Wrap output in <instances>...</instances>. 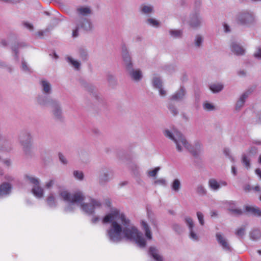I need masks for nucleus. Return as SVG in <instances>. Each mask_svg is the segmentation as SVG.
I'll return each mask as SVG.
<instances>
[{"label": "nucleus", "mask_w": 261, "mask_h": 261, "mask_svg": "<svg viewBox=\"0 0 261 261\" xmlns=\"http://www.w3.org/2000/svg\"><path fill=\"white\" fill-rule=\"evenodd\" d=\"M103 224L111 223L107 230V235L109 241L118 243L123 239L135 241L140 248L146 246V241L141 232L134 226L130 224V221L123 213L117 208H113L102 219Z\"/></svg>", "instance_id": "1"}, {"label": "nucleus", "mask_w": 261, "mask_h": 261, "mask_svg": "<svg viewBox=\"0 0 261 261\" xmlns=\"http://www.w3.org/2000/svg\"><path fill=\"white\" fill-rule=\"evenodd\" d=\"M163 134L167 138L174 143L177 152H182L186 149L195 157H197L199 155L201 149V144L197 143L194 148L182 133L177 129L173 128L172 130L166 129L163 131Z\"/></svg>", "instance_id": "2"}, {"label": "nucleus", "mask_w": 261, "mask_h": 261, "mask_svg": "<svg viewBox=\"0 0 261 261\" xmlns=\"http://www.w3.org/2000/svg\"><path fill=\"white\" fill-rule=\"evenodd\" d=\"M59 196L67 203L64 208V211L67 213L73 212L76 205L81 203L85 199V196L82 192L71 194L67 191H63L60 192Z\"/></svg>", "instance_id": "3"}, {"label": "nucleus", "mask_w": 261, "mask_h": 261, "mask_svg": "<svg viewBox=\"0 0 261 261\" xmlns=\"http://www.w3.org/2000/svg\"><path fill=\"white\" fill-rule=\"evenodd\" d=\"M18 141L24 154L31 156L32 154V136L28 130L22 131L18 136Z\"/></svg>", "instance_id": "4"}, {"label": "nucleus", "mask_w": 261, "mask_h": 261, "mask_svg": "<svg viewBox=\"0 0 261 261\" xmlns=\"http://www.w3.org/2000/svg\"><path fill=\"white\" fill-rule=\"evenodd\" d=\"M101 202L97 199L91 198L89 202H83L81 204L82 211L87 215H93L95 210L101 207Z\"/></svg>", "instance_id": "5"}, {"label": "nucleus", "mask_w": 261, "mask_h": 261, "mask_svg": "<svg viewBox=\"0 0 261 261\" xmlns=\"http://www.w3.org/2000/svg\"><path fill=\"white\" fill-rule=\"evenodd\" d=\"M112 170L106 166H102L99 170V183L101 185H104L113 178Z\"/></svg>", "instance_id": "6"}, {"label": "nucleus", "mask_w": 261, "mask_h": 261, "mask_svg": "<svg viewBox=\"0 0 261 261\" xmlns=\"http://www.w3.org/2000/svg\"><path fill=\"white\" fill-rule=\"evenodd\" d=\"M184 222L186 223L189 232V238L194 241H198L199 235L197 232V229L195 227L193 219L190 217H185Z\"/></svg>", "instance_id": "7"}, {"label": "nucleus", "mask_w": 261, "mask_h": 261, "mask_svg": "<svg viewBox=\"0 0 261 261\" xmlns=\"http://www.w3.org/2000/svg\"><path fill=\"white\" fill-rule=\"evenodd\" d=\"M255 88V87H250L240 95L235 104L236 111H240L243 108L247 99L253 92Z\"/></svg>", "instance_id": "8"}, {"label": "nucleus", "mask_w": 261, "mask_h": 261, "mask_svg": "<svg viewBox=\"0 0 261 261\" xmlns=\"http://www.w3.org/2000/svg\"><path fill=\"white\" fill-rule=\"evenodd\" d=\"M50 108L54 119L57 121H62L64 116L61 102L56 99L51 105Z\"/></svg>", "instance_id": "9"}, {"label": "nucleus", "mask_w": 261, "mask_h": 261, "mask_svg": "<svg viewBox=\"0 0 261 261\" xmlns=\"http://www.w3.org/2000/svg\"><path fill=\"white\" fill-rule=\"evenodd\" d=\"M237 20L241 24H250L254 21V15L253 13L250 11H243L238 14Z\"/></svg>", "instance_id": "10"}, {"label": "nucleus", "mask_w": 261, "mask_h": 261, "mask_svg": "<svg viewBox=\"0 0 261 261\" xmlns=\"http://www.w3.org/2000/svg\"><path fill=\"white\" fill-rule=\"evenodd\" d=\"M187 94L186 88L184 86H180L179 89L169 97V99L171 101L181 102L186 98Z\"/></svg>", "instance_id": "11"}, {"label": "nucleus", "mask_w": 261, "mask_h": 261, "mask_svg": "<svg viewBox=\"0 0 261 261\" xmlns=\"http://www.w3.org/2000/svg\"><path fill=\"white\" fill-rule=\"evenodd\" d=\"M216 238L218 243L224 251L227 253H230L232 251L233 248L231 246L229 241L222 233H216Z\"/></svg>", "instance_id": "12"}, {"label": "nucleus", "mask_w": 261, "mask_h": 261, "mask_svg": "<svg viewBox=\"0 0 261 261\" xmlns=\"http://www.w3.org/2000/svg\"><path fill=\"white\" fill-rule=\"evenodd\" d=\"M202 22V18L198 11L192 12L190 15L188 23L191 27L194 29L198 28L200 27Z\"/></svg>", "instance_id": "13"}, {"label": "nucleus", "mask_w": 261, "mask_h": 261, "mask_svg": "<svg viewBox=\"0 0 261 261\" xmlns=\"http://www.w3.org/2000/svg\"><path fill=\"white\" fill-rule=\"evenodd\" d=\"M126 70L130 78L133 81L138 82L142 80L143 77L142 71L140 69H134L133 64L128 65L126 67Z\"/></svg>", "instance_id": "14"}, {"label": "nucleus", "mask_w": 261, "mask_h": 261, "mask_svg": "<svg viewBox=\"0 0 261 261\" xmlns=\"http://www.w3.org/2000/svg\"><path fill=\"white\" fill-rule=\"evenodd\" d=\"M12 149V141L0 133V150L10 151Z\"/></svg>", "instance_id": "15"}, {"label": "nucleus", "mask_w": 261, "mask_h": 261, "mask_svg": "<svg viewBox=\"0 0 261 261\" xmlns=\"http://www.w3.org/2000/svg\"><path fill=\"white\" fill-rule=\"evenodd\" d=\"M148 255L155 261H164V257L160 250L155 246H150L147 252Z\"/></svg>", "instance_id": "16"}, {"label": "nucleus", "mask_w": 261, "mask_h": 261, "mask_svg": "<svg viewBox=\"0 0 261 261\" xmlns=\"http://www.w3.org/2000/svg\"><path fill=\"white\" fill-rule=\"evenodd\" d=\"M49 95H39L36 98L38 105L43 107L51 106L54 102L56 100L52 98Z\"/></svg>", "instance_id": "17"}, {"label": "nucleus", "mask_w": 261, "mask_h": 261, "mask_svg": "<svg viewBox=\"0 0 261 261\" xmlns=\"http://www.w3.org/2000/svg\"><path fill=\"white\" fill-rule=\"evenodd\" d=\"M12 185L9 182H4L0 184V198H6L12 193Z\"/></svg>", "instance_id": "18"}, {"label": "nucleus", "mask_w": 261, "mask_h": 261, "mask_svg": "<svg viewBox=\"0 0 261 261\" xmlns=\"http://www.w3.org/2000/svg\"><path fill=\"white\" fill-rule=\"evenodd\" d=\"M75 25L86 31H90L92 29V25L89 19L85 18H80L75 21Z\"/></svg>", "instance_id": "19"}, {"label": "nucleus", "mask_w": 261, "mask_h": 261, "mask_svg": "<svg viewBox=\"0 0 261 261\" xmlns=\"http://www.w3.org/2000/svg\"><path fill=\"white\" fill-rule=\"evenodd\" d=\"M42 92L45 95H50L52 93V86L51 84L45 79H42L39 82Z\"/></svg>", "instance_id": "20"}, {"label": "nucleus", "mask_w": 261, "mask_h": 261, "mask_svg": "<svg viewBox=\"0 0 261 261\" xmlns=\"http://www.w3.org/2000/svg\"><path fill=\"white\" fill-rule=\"evenodd\" d=\"M122 57L125 68L128 67V65H133L131 57L125 46H123L122 48Z\"/></svg>", "instance_id": "21"}, {"label": "nucleus", "mask_w": 261, "mask_h": 261, "mask_svg": "<svg viewBox=\"0 0 261 261\" xmlns=\"http://www.w3.org/2000/svg\"><path fill=\"white\" fill-rule=\"evenodd\" d=\"M231 51L237 56L243 55L245 50L236 42H232L230 44Z\"/></svg>", "instance_id": "22"}, {"label": "nucleus", "mask_w": 261, "mask_h": 261, "mask_svg": "<svg viewBox=\"0 0 261 261\" xmlns=\"http://www.w3.org/2000/svg\"><path fill=\"white\" fill-rule=\"evenodd\" d=\"M32 194L38 199H42L44 197V189L40 186V184L32 187Z\"/></svg>", "instance_id": "23"}, {"label": "nucleus", "mask_w": 261, "mask_h": 261, "mask_svg": "<svg viewBox=\"0 0 261 261\" xmlns=\"http://www.w3.org/2000/svg\"><path fill=\"white\" fill-rule=\"evenodd\" d=\"M45 201L47 205L51 208H56L58 205V201L53 193H50L46 197Z\"/></svg>", "instance_id": "24"}, {"label": "nucleus", "mask_w": 261, "mask_h": 261, "mask_svg": "<svg viewBox=\"0 0 261 261\" xmlns=\"http://www.w3.org/2000/svg\"><path fill=\"white\" fill-rule=\"evenodd\" d=\"M27 45L23 42H19L15 43L11 46V49L14 53V57L17 61L19 60V48L26 46Z\"/></svg>", "instance_id": "25"}, {"label": "nucleus", "mask_w": 261, "mask_h": 261, "mask_svg": "<svg viewBox=\"0 0 261 261\" xmlns=\"http://www.w3.org/2000/svg\"><path fill=\"white\" fill-rule=\"evenodd\" d=\"M244 208L246 212L255 216L261 217V210L258 207L246 205Z\"/></svg>", "instance_id": "26"}, {"label": "nucleus", "mask_w": 261, "mask_h": 261, "mask_svg": "<svg viewBox=\"0 0 261 261\" xmlns=\"http://www.w3.org/2000/svg\"><path fill=\"white\" fill-rule=\"evenodd\" d=\"M77 13L79 16H88L90 15L92 11L91 9L87 7H81L76 9Z\"/></svg>", "instance_id": "27"}, {"label": "nucleus", "mask_w": 261, "mask_h": 261, "mask_svg": "<svg viewBox=\"0 0 261 261\" xmlns=\"http://www.w3.org/2000/svg\"><path fill=\"white\" fill-rule=\"evenodd\" d=\"M141 224L142 229L145 231V236L149 240L152 239V234L150 230V227L146 222L145 221H142Z\"/></svg>", "instance_id": "28"}, {"label": "nucleus", "mask_w": 261, "mask_h": 261, "mask_svg": "<svg viewBox=\"0 0 261 261\" xmlns=\"http://www.w3.org/2000/svg\"><path fill=\"white\" fill-rule=\"evenodd\" d=\"M25 179L30 184L32 185V187L40 184V180L38 178L28 174L24 176Z\"/></svg>", "instance_id": "29"}, {"label": "nucleus", "mask_w": 261, "mask_h": 261, "mask_svg": "<svg viewBox=\"0 0 261 261\" xmlns=\"http://www.w3.org/2000/svg\"><path fill=\"white\" fill-rule=\"evenodd\" d=\"M152 86L156 89L162 88L163 83L161 77L157 75H154L152 80Z\"/></svg>", "instance_id": "30"}, {"label": "nucleus", "mask_w": 261, "mask_h": 261, "mask_svg": "<svg viewBox=\"0 0 261 261\" xmlns=\"http://www.w3.org/2000/svg\"><path fill=\"white\" fill-rule=\"evenodd\" d=\"M224 88V85L221 83H214L210 86V89L213 93H219Z\"/></svg>", "instance_id": "31"}, {"label": "nucleus", "mask_w": 261, "mask_h": 261, "mask_svg": "<svg viewBox=\"0 0 261 261\" xmlns=\"http://www.w3.org/2000/svg\"><path fill=\"white\" fill-rule=\"evenodd\" d=\"M181 187V184L179 179H174L171 185V188L173 191L175 192H178Z\"/></svg>", "instance_id": "32"}, {"label": "nucleus", "mask_w": 261, "mask_h": 261, "mask_svg": "<svg viewBox=\"0 0 261 261\" xmlns=\"http://www.w3.org/2000/svg\"><path fill=\"white\" fill-rule=\"evenodd\" d=\"M210 188L214 191H218L220 188V184L214 178H211L208 180Z\"/></svg>", "instance_id": "33"}, {"label": "nucleus", "mask_w": 261, "mask_h": 261, "mask_svg": "<svg viewBox=\"0 0 261 261\" xmlns=\"http://www.w3.org/2000/svg\"><path fill=\"white\" fill-rule=\"evenodd\" d=\"M203 42V37L199 34L196 35L194 40V45L197 48H200L202 46Z\"/></svg>", "instance_id": "34"}, {"label": "nucleus", "mask_w": 261, "mask_h": 261, "mask_svg": "<svg viewBox=\"0 0 261 261\" xmlns=\"http://www.w3.org/2000/svg\"><path fill=\"white\" fill-rule=\"evenodd\" d=\"M169 33L174 39H179L182 36V31L180 30L171 29L169 31Z\"/></svg>", "instance_id": "35"}, {"label": "nucleus", "mask_w": 261, "mask_h": 261, "mask_svg": "<svg viewBox=\"0 0 261 261\" xmlns=\"http://www.w3.org/2000/svg\"><path fill=\"white\" fill-rule=\"evenodd\" d=\"M153 11V7L151 5H142L141 7V12L144 14H150Z\"/></svg>", "instance_id": "36"}, {"label": "nucleus", "mask_w": 261, "mask_h": 261, "mask_svg": "<svg viewBox=\"0 0 261 261\" xmlns=\"http://www.w3.org/2000/svg\"><path fill=\"white\" fill-rule=\"evenodd\" d=\"M67 61L76 70H79L81 66L80 63L77 60H74L71 57H67Z\"/></svg>", "instance_id": "37"}, {"label": "nucleus", "mask_w": 261, "mask_h": 261, "mask_svg": "<svg viewBox=\"0 0 261 261\" xmlns=\"http://www.w3.org/2000/svg\"><path fill=\"white\" fill-rule=\"evenodd\" d=\"M261 237V232L260 230L255 229L252 230L250 232V237L253 240H257Z\"/></svg>", "instance_id": "38"}, {"label": "nucleus", "mask_w": 261, "mask_h": 261, "mask_svg": "<svg viewBox=\"0 0 261 261\" xmlns=\"http://www.w3.org/2000/svg\"><path fill=\"white\" fill-rule=\"evenodd\" d=\"M79 57L83 61H86L88 59V51L84 48H80L79 50Z\"/></svg>", "instance_id": "39"}, {"label": "nucleus", "mask_w": 261, "mask_h": 261, "mask_svg": "<svg viewBox=\"0 0 261 261\" xmlns=\"http://www.w3.org/2000/svg\"><path fill=\"white\" fill-rule=\"evenodd\" d=\"M167 107L173 116H176L178 114L177 109L176 106L172 103V101H170L169 102Z\"/></svg>", "instance_id": "40"}, {"label": "nucleus", "mask_w": 261, "mask_h": 261, "mask_svg": "<svg viewBox=\"0 0 261 261\" xmlns=\"http://www.w3.org/2000/svg\"><path fill=\"white\" fill-rule=\"evenodd\" d=\"M21 69L23 72L25 73H30L32 72V71L30 67L29 66L27 62L23 59H22L21 60Z\"/></svg>", "instance_id": "41"}, {"label": "nucleus", "mask_w": 261, "mask_h": 261, "mask_svg": "<svg viewBox=\"0 0 261 261\" xmlns=\"http://www.w3.org/2000/svg\"><path fill=\"white\" fill-rule=\"evenodd\" d=\"M172 229L177 234H180L184 231V227L178 223H173L172 225Z\"/></svg>", "instance_id": "42"}, {"label": "nucleus", "mask_w": 261, "mask_h": 261, "mask_svg": "<svg viewBox=\"0 0 261 261\" xmlns=\"http://www.w3.org/2000/svg\"><path fill=\"white\" fill-rule=\"evenodd\" d=\"M196 193L200 196H204L206 194L207 191L202 185H198L196 188Z\"/></svg>", "instance_id": "43"}, {"label": "nucleus", "mask_w": 261, "mask_h": 261, "mask_svg": "<svg viewBox=\"0 0 261 261\" xmlns=\"http://www.w3.org/2000/svg\"><path fill=\"white\" fill-rule=\"evenodd\" d=\"M203 108L206 111H213L216 110L215 106L208 101H205L203 103Z\"/></svg>", "instance_id": "44"}, {"label": "nucleus", "mask_w": 261, "mask_h": 261, "mask_svg": "<svg viewBox=\"0 0 261 261\" xmlns=\"http://www.w3.org/2000/svg\"><path fill=\"white\" fill-rule=\"evenodd\" d=\"M74 177L79 180L82 181L84 179V175L82 171L79 170H74L73 172Z\"/></svg>", "instance_id": "45"}, {"label": "nucleus", "mask_w": 261, "mask_h": 261, "mask_svg": "<svg viewBox=\"0 0 261 261\" xmlns=\"http://www.w3.org/2000/svg\"><path fill=\"white\" fill-rule=\"evenodd\" d=\"M146 22L147 24L154 27H159L160 26V22L157 20L152 18L147 19Z\"/></svg>", "instance_id": "46"}, {"label": "nucleus", "mask_w": 261, "mask_h": 261, "mask_svg": "<svg viewBox=\"0 0 261 261\" xmlns=\"http://www.w3.org/2000/svg\"><path fill=\"white\" fill-rule=\"evenodd\" d=\"M160 170V167H155L154 169L152 170H149L147 172V175L149 177H152L153 178H156L157 173Z\"/></svg>", "instance_id": "47"}, {"label": "nucleus", "mask_w": 261, "mask_h": 261, "mask_svg": "<svg viewBox=\"0 0 261 261\" xmlns=\"http://www.w3.org/2000/svg\"><path fill=\"white\" fill-rule=\"evenodd\" d=\"M242 161L243 165L247 169L250 168V160L246 155L244 154L243 155Z\"/></svg>", "instance_id": "48"}, {"label": "nucleus", "mask_w": 261, "mask_h": 261, "mask_svg": "<svg viewBox=\"0 0 261 261\" xmlns=\"http://www.w3.org/2000/svg\"><path fill=\"white\" fill-rule=\"evenodd\" d=\"M226 203L229 212L236 207L237 202L235 201H229Z\"/></svg>", "instance_id": "49"}, {"label": "nucleus", "mask_w": 261, "mask_h": 261, "mask_svg": "<svg viewBox=\"0 0 261 261\" xmlns=\"http://www.w3.org/2000/svg\"><path fill=\"white\" fill-rule=\"evenodd\" d=\"M197 218L200 224L202 226L204 224V216L203 214L200 212H197Z\"/></svg>", "instance_id": "50"}, {"label": "nucleus", "mask_w": 261, "mask_h": 261, "mask_svg": "<svg viewBox=\"0 0 261 261\" xmlns=\"http://www.w3.org/2000/svg\"><path fill=\"white\" fill-rule=\"evenodd\" d=\"M223 153L226 156L228 157L231 160L232 162H234V159L230 154V151L229 148H224L223 150Z\"/></svg>", "instance_id": "51"}, {"label": "nucleus", "mask_w": 261, "mask_h": 261, "mask_svg": "<svg viewBox=\"0 0 261 261\" xmlns=\"http://www.w3.org/2000/svg\"><path fill=\"white\" fill-rule=\"evenodd\" d=\"M245 234V227H241L239 228L236 232V234L240 238H242Z\"/></svg>", "instance_id": "52"}, {"label": "nucleus", "mask_w": 261, "mask_h": 261, "mask_svg": "<svg viewBox=\"0 0 261 261\" xmlns=\"http://www.w3.org/2000/svg\"><path fill=\"white\" fill-rule=\"evenodd\" d=\"M166 184H167L166 180L164 178H160V179H156L153 182V184L154 185H162L163 186H165L166 185Z\"/></svg>", "instance_id": "53"}, {"label": "nucleus", "mask_w": 261, "mask_h": 261, "mask_svg": "<svg viewBox=\"0 0 261 261\" xmlns=\"http://www.w3.org/2000/svg\"><path fill=\"white\" fill-rule=\"evenodd\" d=\"M253 56L256 59L261 60V47H257L255 51L253 54Z\"/></svg>", "instance_id": "54"}, {"label": "nucleus", "mask_w": 261, "mask_h": 261, "mask_svg": "<svg viewBox=\"0 0 261 261\" xmlns=\"http://www.w3.org/2000/svg\"><path fill=\"white\" fill-rule=\"evenodd\" d=\"M230 213L235 216H241L243 214V211L241 209L237 208L236 207L230 211Z\"/></svg>", "instance_id": "55"}, {"label": "nucleus", "mask_w": 261, "mask_h": 261, "mask_svg": "<svg viewBox=\"0 0 261 261\" xmlns=\"http://www.w3.org/2000/svg\"><path fill=\"white\" fill-rule=\"evenodd\" d=\"M59 158L60 161L64 165H67L68 163V161L65 156L61 152H59L58 154Z\"/></svg>", "instance_id": "56"}, {"label": "nucleus", "mask_w": 261, "mask_h": 261, "mask_svg": "<svg viewBox=\"0 0 261 261\" xmlns=\"http://www.w3.org/2000/svg\"><path fill=\"white\" fill-rule=\"evenodd\" d=\"M55 184V180L51 179L45 183V188L47 189H50Z\"/></svg>", "instance_id": "57"}, {"label": "nucleus", "mask_w": 261, "mask_h": 261, "mask_svg": "<svg viewBox=\"0 0 261 261\" xmlns=\"http://www.w3.org/2000/svg\"><path fill=\"white\" fill-rule=\"evenodd\" d=\"M94 89L93 86H90L89 89V91L91 92L93 97H94L96 99L99 100L101 99V97L99 95H98V93L95 91H94Z\"/></svg>", "instance_id": "58"}, {"label": "nucleus", "mask_w": 261, "mask_h": 261, "mask_svg": "<svg viewBox=\"0 0 261 261\" xmlns=\"http://www.w3.org/2000/svg\"><path fill=\"white\" fill-rule=\"evenodd\" d=\"M81 29L78 25H76L75 28L73 30L72 36L73 37H77L79 36V31Z\"/></svg>", "instance_id": "59"}, {"label": "nucleus", "mask_w": 261, "mask_h": 261, "mask_svg": "<svg viewBox=\"0 0 261 261\" xmlns=\"http://www.w3.org/2000/svg\"><path fill=\"white\" fill-rule=\"evenodd\" d=\"M23 25L29 30L32 31L34 29L33 25L31 23H30L28 22H23L22 23Z\"/></svg>", "instance_id": "60"}, {"label": "nucleus", "mask_w": 261, "mask_h": 261, "mask_svg": "<svg viewBox=\"0 0 261 261\" xmlns=\"http://www.w3.org/2000/svg\"><path fill=\"white\" fill-rule=\"evenodd\" d=\"M257 152V148L255 146L251 147L249 149V153L250 154L254 155Z\"/></svg>", "instance_id": "61"}, {"label": "nucleus", "mask_w": 261, "mask_h": 261, "mask_svg": "<svg viewBox=\"0 0 261 261\" xmlns=\"http://www.w3.org/2000/svg\"><path fill=\"white\" fill-rule=\"evenodd\" d=\"M160 95L162 96H165L166 95L167 92L165 90L162 88H159Z\"/></svg>", "instance_id": "62"}, {"label": "nucleus", "mask_w": 261, "mask_h": 261, "mask_svg": "<svg viewBox=\"0 0 261 261\" xmlns=\"http://www.w3.org/2000/svg\"><path fill=\"white\" fill-rule=\"evenodd\" d=\"M252 189V187L250 186V185L247 184L244 186V190L246 192H250Z\"/></svg>", "instance_id": "63"}, {"label": "nucleus", "mask_w": 261, "mask_h": 261, "mask_svg": "<svg viewBox=\"0 0 261 261\" xmlns=\"http://www.w3.org/2000/svg\"><path fill=\"white\" fill-rule=\"evenodd\" d=\"M100 220V218L98 216H95L91 219V222L93 224H96Z\"/></svg>", "instance_id": "64"}]
</instances>
